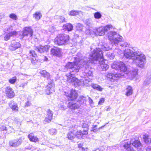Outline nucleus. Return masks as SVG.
<instances>
[{
	"mask_svg": "<svg viewBox=\"0 0 151 151\" xmlns=\"http://www.w3.org/2000/svg\"><path fill=\"white\" fill-rule=\"evenodd\" d=\"M67 77V81L72 84L76 87L77 86L81 85V82H83V84L84 86H88L91 84V82L88 78H86V77L83 78V79L80 80L78 79L74 75H70L69 74H67L66 75Z\"/></svg>",
	"mask_w": 151,
	"mask_h": 151,
	"instance_id": "obj_5",
	"label": "nucleus"
},
{
	"mask_svg": "<svg viewBox=\"0 0 151 151\" xmlns=\"http://www.w3.org/2000/svg\"><path fill=\"white\" fill-rule=\"evenodd\" d=\"M32 99V98L31 96H29L27 98V101L25 103V107L29 106L32 105L31 101Z\"/></svg>",
	"mask_w": 151,
	"mask_h": 151,
	"instance_id": "obj_29",
	"label": "nucleus"
},
{
	"mask_svg": "<svg viewBox=\"0 0 151 151\" xmlns=\"http://www.w3.org/2000/svg\"><path fill=\"white\" fill-rule=\"evenodd\" d=\"M109 109H110V108H108L107 109V111H109Z\"/></svg>",
	"mask_w": 151,
	"mask_h": 151,
	"instance_id": "obj_63",
	"label": "nucleus"
},
{
	"mask_svg": "<svg viewBox=\"0 0 151 151\" xmlns=\"http://www.w3.org/2000/svg\"><path fill=\"white\" fill-rule=\"evenodd\" d=\"M138 70L137 69L134 68L131 72V74L132 77H134L137 74Z\"/></svg>",
	"mask_w": 151,
	"mask_h": 151,
	"instance_id": "obj_34",
	"label": "nucleus"
},
{
	"mask_svg": "<svg viewBox=\"0 0 151 151\" xmlns=\"http://www.w3.org/2000/svg\"><path fill=\"white\" fill-rule=\"evenodd\" d=\"M107 35L109 40L111 41L112 46L115 45L118 46L119 45L122 47H129V45L127 42L121 44L122 37L115 32L110 31L108 33Z\"/></svg>",
	"mask_w": 151,
	"mask_h": 151,
	"instance_id": "obj_4",
	"label": "nucleus"
},
{
	"mask_svg": "<svg viewBox=\"0 0 151 151\" xmlns=\"http://www.w3.org/2000/svg\"><path fill=\"white\" fill-rule=\"evenodd\" d=\"M112 68L116 70H119L122 73L114 74L109 73L107 74V77L111 80H116L119 78L124 76V74L127 73V68L123 62H114L111 65Z\"/></svg>",
	"mask_w": 151,
	"mask_h": 151,
	"instance_id": "obj_3",
	"label": "nucleus"
},
{
	"mask_svg": "<svg viewBox=\"0 0 151 151\" xmlns=\"http://www.w3.org/2000/svg\"><path fill=\"white\" fill-rule=\"evenodd\" d=\"M29 55L31 56V62L32 63L35 64L37 62L38 60L37 59V55L34 50H30L29 52Z\"/></svg>",
	"mask_w": 151,
	"mask_h": 151,
	"instance_id": "obj_16",
	"label": "nucleus"
},
{
	"mask_svg": "<svg viewBox=\"0 0 151 151\" xmlns=\"http://www.w3.org/2000/svg\"><path fill=\"white\" fill-rule=\"evenodd\" d=\"M21 45L19 42H17L14 40L12 41L10 45L9 46V49L11 50H15L20 47Z\"/></svg>",
	"mask_w": 151,
	"mask_h": 151,
	"instance_id": "obj_17",
	"label": "nucleus"
},
{
	"mask_svg": "<svg viewBox=\"0 0 151 151\" xmlns=\"http://www.w3.org/2000/svg\"><path fill=\"white\" fill-rule=\"evenodd\" d=\"M88 102L90 104H93V102L92 99H91L90 97H88Z\"/></svg>",
	"mask_w": 151,
	"mask_h": 151,
	"instance_id": "obj_53",
	"label": "nucleus"
},
{
	"mask_svg": "<svg viewBox=\"0 0 151 151\" xmlns=\"http://www.w3.org/2000/svg\"><path fill=\"white\" fill-rule=\"evenodd\" d=\"M124 55L127 59L133 60V63L141 68H143L146 63L145 55L141 52L137 51L134 52L129 49H126L124 52Z\"/></svg>",
	"mask_w": 151,
	"mask_h": 151,
	"instance_id": "obj_2",
	"label": "nucleus"
},
{
	"mask_svg": "<svg viewBox=\"0 0 151 151\" xmlns=\"http://www.w3.org/2000/svg\"><path fill=\"white\" fill-rule=\"evenodd\" d=\"M9 17L11 19L14 20H17L18 19L17 16L14 13L11 14H10Z\"/></svg>",
	"mask_w": 151,
	"mask_h": 151,
	"instance_id": "obj_42",
	"label": "nucleus"
},
{
	"mask_svg": "<svg viewBox=\"0 0 151 151\" xmlns=\"http://www.w3.org/2000/svg\"><path fill=\"white\" fill-rule=\"evenodd\" d=\"M33 17L37 20H38L40 19L41 17H42V15L40 12H36L33 14Z\"/></svg>",
	"mask_w": 151,
	"mask_h": 151,
	"instance_id": "obj_35",
	"label": "nucleus"
},
{
	"mask_svg": "<svg viewBox=\"0 0 151 151\" xmlns=\"http://www.w3.org/2000/svg\"><path fill=\"white\" fill-rule=\"evenodd\" d=\"M33 31L30 27L24 28L22 36L23 37L29 36L32 38V37Z\"/></svg>",
	"mask_w": 151,
	"mask_h": 151,
	"instance_id": "obj_12",
	"label": "nucleus"
},
{
	"mask_svg": "<svg viewBox=\"0 0 151 151\" xmlns=\"http://www.w3.org/2000/svg\"><path fill=\"white\" fill-rule=\"evenodd\" d=\"M68 106L70 109L75 110L78 109L81 106V105L79 102L70 101L68 103Z\"/></svg>",
	"mask_w": 151,
	"mask_h": 151,
	"instance_id": "obj_13",
	"label": "nucleus"
},
{
	"mask_svg": "<svg viewBox=\"0 0 151 151\" xmlns=\"http://www.w3.org/2000/svg\"><path fill=\"white\" fill-rule=\"evenodd\" d=\"M53 113L50 109H48L47 111V116L45 118L44 122L48 123L50 122L52 117Z\"/></svg>",
	"mask_w": 151,
	"mask_h": 151,
	"instance_id": "obj_18",
	"label": "nucleus"
},
{
	"mask_svg": "<svg viewBox=\"0 0 151 151\" xmlns=\"http://www.w3.org/2000/svg\"><path fill=\"white\" fill-rule=\"evenodd\" d=\"M97 127V125H96L94 126L93 127L92 130L93 132H99V130L102 127H99L98 129H97V128H96V127Z\"/></svg>",
	"mask_w": 151,
	"mask_h": 151,
	"instance_id": "obj_43",
	"label": "nucleus"
},
{
	"mask_svg": "<svg viewBox=\"0 0 151 151\" xmlns=\"http://www.w3.org/2000/svg\"><path fill=\"white\" fill-rule=\"evenodd\" d=\"M35 50L40 53L47 52L48 51V47L47 45L44 46L40 45L39 46L35 47Z\"/></svg>",
	"mask_w": 151,
	"mask_h": 151,
	"instance_id": "obj_15",
	"label": "nucleus"
},
{
	"mask_svg": "<svg viewBox=\"0 0 151 151\" xmlns=\"http://www.w3.org/2000/svg\"><path fill=\"white\" fill-rule=\"evenodd\" d=\"M143 139L145 142L146 144H147L149 142V139L148 136L145 135L143 136Z\"/></svg>",
	"mask_w": 151,
	"mask_h": 151,
	"instance_id": "obj_44",
	"label": "nucleus"
},
{
	"mask_svg": "<svg viewBox=\"0 0 151 151\" xmlns=\"http://www.w3.org/2000/svg\"><path fill=\"white\" fill-rule=\"evenodd\" d=\"M23 139L20 137L19 139L12 140L9 141V145L10 147H17L22 143Z\"/></svg>",
	"mask_w": 151,
	"mask_h": 151,
	"instance_id": "obj_11",
	"label": "nucleus"
},
{
	"mask_svg": "<svg viewBox=\"0 0 151 151\" xmlns=\"http://www.w3.org/2000/svg\"><path fill=\"white\" fill-rule=\"evenodd\" d=\"M102 150H100L99 149H96L95 150H94V151H101Z\"/></svg>",
	"mask_w": 151,
	"mask_h": 151,
	"instance_id": "obj_60",
	"label": "nucleus"
},
{
	"mask_svg": "<svg viewBox=\"0 0 151 151\" xmlns=\"http://www.w3.org/2000/svg\"><path fill=\"white\" fill-rule=\"evenodd\" d=\"M101 49H102L103 50H108V48H106V47H105L104 46H102V47L101 48Z\"/></svg>",
	"mask_w": 151,
	"mask_h": 151,
	"instance_id": "obj_56",
	"label": "nucleus"
},
{
	"mask_svg": "<svg viewBox=\"0 0 151 151\" xmlns=\"http://www.w3.org/2000/svg\"><path fill=\"white\" fill-rule=\"evenodd\" d=\"M59 106L60 109L62 110H65L66 108V107L64 105L63 103H61L60 104Z\"/></svg>",
	"mask_w": 151,
	"mask_h": 151,
	"instance_id": "obj_46",
	"label": "nucleus"
},
{
	"mask_svg": "<svg viewBox=\"0 0 151 151\" xmlns=\"http://www.w3.org/2000/svg\"><path fill=\"white\" fill-rule=\"evenodd\" d=\"M127 151H134L133 148H128Z\"/></svg>",
	"mask_w": 151,
	"mask_h": 151,
	"instance_id": "obj_55",
	"label": "nucleus"
},
{
	"mask_svg": "<svg viewBox=\"0 0 151 151\" xmlns=\"http://www.w3.org/2000/svg\"><path fill=\"white\" fill-rule=\"evenodd\" d=\"M77 126L75 125H72L71 126V129L67 134V138L70 140H72L76 137L75 133L77 131Z\"/></svg>",
	"mask_w": 151,
	"mask_h": 151,
	"instance_id": "obj_9",
	"label": "nucleus"
},
{
	"mask_svg": "<svg viewBox=\"0 0 151 151\" xmlns=\"http://www.w3.org/2000/svg\"><path fill=\"white\" fill-rule=\"evenodd\" d=\"M12 30V27L10 26L7 29V31L10 32V31Z\"/></svg>",
	"mask_w": 151,
	"mask_h": 151,
	"instance_id": "obj_54",
	"label": "nucleus"
},
{
	"mask_svg": "<svg viewBox=\"0 0 151 151\" xmlns=\"http://www.w3.org/2000/svg\"><path fill=\"white\" fill-rule=\"evenodd\" d=\"M78 147L79 148L81 147V144H79L78 145Z\"/></svg>",
	"mask_w": 151,
	"mask_h": 151,
	"instance_id": "obj_62",
	"label": "nucleus"
},
{
	"mask_svg": "<svg viewBox=\"0 0 151 151\" xmlns=\"http://www.w3.org/2000/svg\"><path fill=\"white\" fill-rule=\"evenodd\" d=\"M149 74L150 73L148 74L147 77L145 79L144 82L143 84V87L144 88L148 86L151 83V76Z\"/></svg>",
	"mask_w": 151,
	"mask_h": 151,
	"instance_id": "obj_22",
	"label": "nucleus"
},
{
	"mask_svg": "<svg viewBox=\"0 0 151 151\" xmlns=\"http://www.w3.org/2000/svg\"><path fill=\"white\" fill-rule=\"evenodd\" d=\"M101 151H102V150Z\"/></svg>",
	"mask_w": 151,
	"mask_h": 151,
	"instance_id": "obj_64",
	"label": "nucleus"
},
{
	"mask_svg": "<svg viewBox=\"0 0 151 151\" xmlns=\"http://www.w3.org/2000/svg\"><path fill=\"white\" fill-rule=\"evenodd\" d=\"M48 60V58H46L45 56L44 57V60L45 61H46Z\"/></svg>",
	"mask_w": 151,
	"mask_h": 151,
	"instance_id": "obj_58",
	"label": "nucleus"
},
{
	"mask_svg": "<svg viewBox=\"0 0 151 151\" xmlns=\"http://www.w3.org/2000/svg\"><path fill=\"white\" fill-rule=\"evenodd\" d=\"M7 130V129L6 127L4 125H3L1 127H0V131H6Z\"/></svg>",
	"mask_w": 151,
	"mask_h": 151,
	"instance_id": "obj_51",
	"label": "nucleus"
},
{
	"mask_svg": "<svg viewBox=\"0 0 151 151\" xmlns=\"http://www.w3.org/2000/svg\"><path fill=\"white\" fill-rule=\"evenodd\" d=\"M17 33L16 31H13L10 32L7 34L4 37V40L6 41H7L9 39L10 37L15 36L17 35Z\"/></svg>",
	"mask_w": 151,
	"mask_h": 151,
	"instance_id": "obj_25",
	"label": "nucleus"
},
{
	"mask_svg": "<svg viewBox=\"0 0 151 151\" xmlns=\"http://www.w3.org/2000/svg\"><path fill=\"white\" fill-rule=\"evenodd\" d=\"M17 77L16 76L13 77L9 80V82L11 84H14L16 82Z\"/></svg>",
	"mask_w": 151,
	"mask_h": 151,
	"instance_id": "obj_40",
	"label": "nucleus"
},
{
	"mask_svg": "<svg viewBox=\"0 0 151 151\" xmlns=\"http://www.w3.org/2000/svg\"><path fill=\"white\" fill-rule=\"evenodd\" d=\"M86 98L85 97L83 96H80L78 98V101L77 102H79V104L81 105L84 102L86 101Z\"/></svg>",
	"mask_w": 151,
	"mask_h": 151,
	"instance_id": "obj_31",
	"label": "nucleus"
},
{
	"mask_svg": "<svg viewBox=\"0 0 151 151\" xmlns=\"http://www.w3.org/2000/svg\"><path fill=\"white\" fill-rule=\"evenodd\" d=\"M83 41V40L81 39V40H80V41L78 42V43H79L80 44H81Z\"/></svg>",
	"mask_w": 151,
	"mask_h": 151,
	"instance_id": "obj_59",
	"label": "nucleus"
},
{
	"mask_svg": "<svg viewBox=\"0 0 151 151\" xmlns=\"http://www.w3.org/2000/svg\"><path fill=\"white\" fill-rule=\"evenodd\" d=\"M50 53L53 56L60 57L62 55V49L58 47H54L51 48Z\"/></svg>",
	"mask_w": 151,
	"mask_h": 151,
	"instance_id": "obj_10",
	"label": "nucleus"
},
{
	"mask_svg": "<svg viewBox=\"0 0 151 151\" xmlns=\"http://www.w3.org/2000/svg\"><path fill=\"white\" fill-rule=\"evenodd\" d=\"M104 98H101L98 103V104L99 105H101L104 102Z\"/></svg>",
	"mask_w": 151,
	"mask_h": 151,
	"instance_id": "obj_52",
	"label": "nucleus"
},
{
	"mask_svg": "<svg viewBox=\"0 0 151 151\" xmlns=\"http://www.w3.org/2000/svg\"><path fill=\"white\" fill-rule=\"evenodd\" d=\"M94 16L95 19H99L101 18L102 15L100 12H97L94 14Z\"/></svg>",
	"mask_w": 151,
	"mask_h": 151,
	"instance_id": "obj_37",
	"label": "nucleus"
},
{
	"mask_svg": "<svg viewBox=\"0 0 151 151\" xmlns=\"http://www.w3.org/2000/svg\"><path fill=\"white\" fill-rule=\"evenodd\" d=\"M76 137L78 139L82 138L84 135L88 134V132L86 130H83V131L79 130L76 132Z\"/></svg>",
	"mask_w": 151,
	"mask_h": 151,
	"instance_id": "obj_19",
	"label": "nucleus"
},
{
	"mask_svg": "<svg viewBox=\"0 0 151 151\" xmlns=\"http://www.w3.org/2000/svg\"><path fill=\"white\" fill-rule=\"evenodd\" d=\"M69 15L72 16H76L78 15L81 17L83 16V12L81 11L71 10L68 13Z\"/></svg>",
	"mask_w": 151,
	"mask_h": 151,
	"instance_id": "obj_20",
	"label": "nucleus"
},
{
	"mask_svg": "<svg viewBox=\"0 0 151 151\" xmlns=\"http://www.w3.org/2000/svg\"><path fill=\"white\" fill-rule=\"evenodd\" d=\"M28 83V82L27 81L25 82L22 83L20 84L19 86L20 87H22L23 88H24V86L27 85Z\"/></svg>",
	"mask_w": 151,
	"mask_h": 151,
	"instance_id": "obj_50",
	"label": "nucleus"
},
{
	"mask_svg": "<svg viewBox=\"0 0 151 151\" xmlns=\"http://www.w3.org/2000/svg\"><path fill=\"white\" fill-rule=\"evenodd\" d=\"M92 87L94 89H96L99 91H101L103 90V88L97 84H93L92 85Z\"/></svg>",
	"mask_w": 151,
	"mask_h": 151,
	"instance_id": "obj_32",
	"label": "nucleus"
},
{
	"mask_svg": "<svg viewBox=\"0 0 151 151\" xmlns=\"http://www.w3.org/2000/svg\"><path fill=\"white\" fill-rule=\"evenodd\" d=\"M59 19L60 22H63L65 21V18L62 16H60Z\"/></svg>",
	"mask_w": 151,
	"mask_h": 151,
	"instance_id": "obj_47",
	"label": "nucleus"
},
{
	"mask_svg": "<svg viewBox=\"0 0 151 151\" xmlns=\"http://www.w3.org/2000/svg\"><path fill=\"white\" fill-rule=\"evenodd\" d=\"M54 89L53 88H49L47 87H46V89L45 91V92L46 94L47 95H50L53 91H54Z\"/></svg>",
	"mask_w": 151,
	"mask_h": 151,
	"instance_id": "obj_33",
	"label": "nucleus"
},
{
	"mask_svg": "<svg viewBox=\"0 0 151 151\" xmlns=\"http://www.w3.org/2000/svg\"><path fill=\"white\" fill-rule=\"evenodd\" d=\"M63 94L67 96L68 99L71 101L75 100L78 96V93L76 91L73 89L68 92L64 91Z\"/></svg>",
	"mask_w": 151,
	"mask_h": 151,
	"instance_id": "obj_8",
	"label": "nucleus"
},
{
	"mask_svg": "<svg viewBox=\"0 0 151 151\" xmlns=\"http://www.w3.org/2000/svg\"><path fill=\"white\" fill-rule=\"evenodd\" d=\"M147 151H151V150H150V149L149 148H147Z\"/></svg>",
	"mask_w": 151,
	"mask_h": 151,
	"instance_id": "obj_61",
	"label": "nucleus"
},
{
	"mask_svg": "<svg viewBox=\"0 0 151 151\" xmlns=\"http://www.w3.org/2000/svg\"><path fill=\"white\" fill-rule=\"evenodd\" d=\"M112 27V26L111 24L106 25L104 27H100L95 28L96 35L102 36L105 34L106 32L110 30Z\"/></svg>",
	"mask_w": 151,
	"mask_h": 151,
	"instance_id": "obj_7",
	"label": "nucleus"
},
{
	"mask_svg": "<svg viewBox=\"0 0 151 151\" xmlns=\"http://www.w3.org/2000/svg\"><path fill=\"white\" fill-rule=\"evenodd\" d=\"M91 19H87L86 21V24L87 25L89 26L91 24Z\"/></svg>",
	"mask_w": 151,
	"mask_h": 151,
	"instance_id": "obj_49",
	"label": "nucleus"
},
{
	"mask_svg": "<svg viewBox=\"0 0 151 151\" xmlns=\"http://www.w3.org/2000/svg\"><path fill=\"white\" fill-rule=\"evenodd\" d=\"M86 34L87 35H89L91 36L96 35L95 28L93 30H92L90 29H87L86 31Z\"/></svg>",
	"mask_w": 151,
	"mask_h": 151,
	"instance_id": "obj_30",
	"label": "nucleus"
},
{
	"mask_svg": "<svg viewBox=\"0 0 151 151\" xmlns=\"http://www.w3.org/2000/svg\"><path fill=\"white\" fill-rule=\"evenodd\" d=\"M5 92L6 96L9 98L11 99L15 96V93L12 89L9 86L6 88Z\"/></svg>",
	"mask_w": 151,
	"mask_h": 151,
	"instance_id": "obj_14",
	"label": "nucleus"
},
{
	"mask_svg": "<svg viewBox=\"0 0 151 151\" xmlns=\"http://www.w3.org/2000/svg\"><path fill=\"white\" fill-rule=\"evenodd\" d=\"M78 26L80 28H82L83 27L82 25L80 24H77V27H78Z\"/></svg>",
	"mask_w": 151,
	"mask_h": 151,
	"instance_id": "obj_57",
	"label": "nucleus"
},
{
	"mask_svg": "<svg viewBox=\"0 0 151 151\" xmlns=\"http://www.w3.org/2000/svg\"><path fill=\"white\" fill-rule=\"evenodd\" d=\"M104 60L102 52L100 48L94 50L90 58H84L79 60L78 62H68L65 66V68L69 69L70 74L74 75L78 72L80 68L83 67L84 72L83 75L84 76L91 77L93 75L92 69L89 67L90 63L96 64L98 60L99 62L103 61Z\"/></svg>",
	"mask_w": 151,
	"mask_h": 151,
	"instance_id": "obj_1",
	"label": "nucleus"
},
{
	"mask_svg": "<svg viewBox=\"0 0 151 151\" xmlns=\"http://www.w3.org/2000/svg\"><path fill=\"white\" fill-rule=\"evenodd\" d=\"M107 54L109 57V58L111 60H112L114 57V55L112 54L111 53H110L109 52Z\"/></svg>",
	"mask_w": 151,
	"mask_h": 151,
	"instance_id": "obj_48",
	"label": "nucleus"
},
{
	"mask_svg": "<svg viewBox=\"0 0 151 151\" xmlns=\"http://www.w3.org/2000/svg\"><path fill=\"white\" fill-rule=\"evenodd\" d=\"M100 66L103 70H106L109 68V66L106 64H105L103 62L102 64H100Z\"/></svg>",
	"mask_w": 151,
	"mask_h": 151,
	"instance_id": "obj_36",
	"label": "nucleus"
},
{
	"mask_svg": "<svg viewBox=\"0 0 151 151\" xmlns=\"http://www.w3.org/2000/svg\"><path fill=\"white\" fill-rule=\"evenodd\" d=\"M132 144L134 147L137 148L139 151H142V144L138 140H135L132 143Z\"/></svg>",
	"mask_w": 151,
	"mask_h": 151,
	"instance_id": "obj_21",
	"label": "nucleus"
},
{
	"mask_svg": "<svg viewBox=\"0 0 151 151\" xmlns=\"http://www.w3.org/2000/svg\"><path fill=\"white\" fill-rule=\"evenodd\" d=\"M70 37L65 34H60L58 35L55 39V42L58 45H63L68 43Z\"/></svg>",
	"mask_w": 151,
	"mask_h": 151,
	"instance_id": "obj_6",
	"label": "nucleus"
},
{
	"mask_svg": "<svg viewBox=\"0 0 151 151\" xmlns=\"http://www.w3.org/2000/svg\"><path fill=\"white\" fill-rule=\"evenodd\" d=\"M73 26L72 24L70 23H67L63 25V28L66 29L68 31H72L73 29Z\"/></svg>",
	"mask_w": 151,
	"mask_h": 151,
	"instance_id": "obj_27",
	"label": "nucleus"
},
{
	"mask_svg": "<svg viewBox=\"0 0 151 151\" xmlns=\"http://www.w3.org/2000/svg\"><path fill=\"white\" fill-rule=\"evenodd\" d=\"M49 132L50 134L53 135L57 133V131L55 129H51L49 130Z\"/></svg>",
	"mask_w": 151,
	"mask_h": 151,
	"instance_id": "obj_39",
	"label": "nucleus"
},
{
	"mask_svg": "<svg viewBox=\"0 0 151 151\" xmlns=\"http://www.w3.org/2000/svg\"><path fill=\"white\" fill-rule=\"evenodd\" d=\"M25 149H27L29 150H33L35 149V148L32 145H29L28 146H27L25 147Z\"/></svg>",
	"mask_w": 151,
	"mask_h": 151,
	"instance_id": "obj_45",
	"label": "nucleus"
},
{
	"mask_svg": "<svg viewBox=\"0 0 151 151\" xmlns=\"http://www.w3.org/2000/svg\"><path fill=\"white\" fill-rule=\"evenodd\" d=\"M50 83H48V84L47 87L49 88H54V84L53 80H50Z\"/></svg>",
	"mask_w": 151,
	"mask_h": 151,
	"instance_id": "obj_38",
	"label": "nucleus"
},
{
	"mask_svg": "<svg viewBox=\"0 0 151 151\" xmlns=\"http://www.w3.org/2000/svg\"><path fill=\"white\" fill-rule=\"evenodd\" d=\"M126 95L127 96H129L132 94L133 90L132 87L130 86H128L126 89Z\"/></svg>",
	"mask_w": 151,
	"mask_h": 151,
	"instance_id": "obj_28",
	"label": "nucleus"
},
{
	"mask_svg": "<svg viewBox=\"0 0 151 151\" xmlns=\"http://www.w3.org/2000/svg\"><path fill=\"white\" fill-rule=\"evenodd\" d=\"M10 107L13 110L17 111L18 108L17 103L14 102V101H11L9 104Z\"/></svg>",
	"mask_w": 151,
	"mask_h": 151,
	"instance_id": "obj_24",
	"label": "nucleus"
},
{
	"mask_svg": "<svg viewBox=\"0 0 151 151\" xmlns=\"http://www.w3.org/2000/svg\"><path fill=\"white\" fill-rule=\"evenodd\" d=\"M131 142H130L129 143L127 142L126 143H125V144L124 145V147L126 149L127 151V149L128 148H133L131 147Z\"/></svg>",
	"mask_w": 151,
	"mask_h": 151,
	"instance_id": "obj_41",
	"label": "nucleus"
},
{
	"mask_svg": "<svg viewBox=\"0 0 151 151\" xmlns=\"http://www.w3.org/2000/svg\"><path fill=\"white\" fill-rule=\"evenodd\" d=\"M41 75L48 80H51L50 76L49 73L45 70H42L40 72Z\"/></svg>",
	"mask_w": 151,
	"mask_h": 151,
	"instance_id": "obj_23",
	"label": "nucleus"
},
{
	"mask_svg": "<svg viewBox=\"0 0 151 151\" xmlns=\"http://www.w3.org/2000/svg\"><path fill=\"white\" fill-rule=\"evenodd\" d=\"M28 137L31 142H36L39 141L38 138L36 136H35L32 133H31L28 135Z\"/></svg>",
	"mask_w": 151,
	"mask_h": 151,
	"instance_id": "obj_26",
	"label": "nucleus"
}]
</instances>
